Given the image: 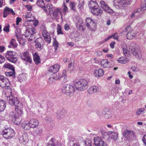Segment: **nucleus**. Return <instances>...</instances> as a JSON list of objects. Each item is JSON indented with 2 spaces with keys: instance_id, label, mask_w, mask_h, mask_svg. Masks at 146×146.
Wrapping results in <instances>:
<instances>
[{
  "instance_id": "17",
  "label": "nucleus",
  "mask_w": 146,
  "mask_h": 146,
  "mask_svg": "<svg viewBox=\"0 0 146 146\" xmlns=\"http://www.w3.org/2000/svg\"><path fill=\"white\" fill-rule=\"evenodd\" d=\"M90 10L93 14L98 16H100L103 12V11L99 6L93 9H91Z\"/></svg>"
},
{
  "instance_id": "50",
  "label": "nucleus",
  "mask_w": 146,
  "mask_h": 146,
  "mask_svg": "<svg viewBox=\"0 0 146 146\" xmlns=\"http://www.w3.org/2000/svg\"><path fill=\"white\" fill-rule=\"evenodd\" d=\"M32 16L31 15V14L30 13H27L26 14V15L25 16V17L27 19V21H29V22H31V21H32L33 20L31 19H28L29 18H31V17H32Z\"/></svg>"
},
{
  "instance_id": "54",
  "label": "nucleus",
  "mask_w": 146,
  "mask_h": 146,
  "mask_svg": "<svg viewBox=\"0 0 146 146\" xmlns=\"http://www.w3.org/2000/svg\"><path fill=\"white\" fill-rule=\"evenodd\" d=\"M82 22L77 23L76 24V26L77 28H79L80 30H82L83 27L82 25Z\"/></svg>"
},
{
  "instance_id": "7",
  "label": "nucleus",
  "mask_w": 146,
  "mask_h": 146,
  "mask_svg": "<svg viewBox=\"0 0 146 146\" xmlns=\"http://www.w3.org/2000/svg\"><path fill=\"white\" fill-rule=\"evenodd\" d=\"M7 99L9 103L11 106H14L15 107L19 106V105L20 103L17 97H15L12 95H11L7 96Z\"/></svg>"
},
{
  "instance_id": "52",
  "label": "nucleus",
  "mask_w": 146,
  "mask_h": 146,
  "mask_svg": "<svg viewBox=\"0 0 146 146\" xmlns=\"http://www.w3.org/2000/svg\"><path fill=\"white\" fill-rule=\"evenodd\" d=\"M57 31L58 34H63V33L62 31V29L61 26L59 25H58L57 26Z\"/></svg>"
},
{
  "instance_id": "12",
  "label": "nucleus",
  "mask_w": 146,
  "mask_h": 146,
  "mask_svg": "<svg viewBox=\"0 0 146 146\" xmlns=\"http://www.w3.org/2000/svg\"><path fill=\"white\" fill-rule=\"evenodd\" d=\"M21 59L24 61L30 64L31 63L32 60L29 52L26 51L23 53L21 57Z\"/></svg>"
},
{
  "instance_id": "22",
  "label": "nucleus",
  "mask_w": 146,
  "mask_h": 146,
  "mask_svg": "<svg viewBox=\"0 0 146 146\" xmlns=\"http://www.w3.org/2000/svg\"><path fill=\"white\" fill-rule=\"evenodd\" d=\"M99 91L98 87L96 86H91L88 90V92L90 94L94 93Z\"/></svg>"
},
{
  "instance_id": "42",
  "label": "nucleus",
  "mask_w": 146,
  "mask_h": 146,
  "mask_svg": "<svg viewBox=\"0 0 146 146\" xmlns=\"http://www.w3.org/2000/svg\"><path fill=\"white\" fill-rule=\"evenodd\" d=\"M84 4V0H79V5L78 6V8L81 10L83 8Z\"/></svg>"
},
{
  "instance_id": "33",
  "label": "nucleus",
  "mask_w": 146,
  "mask_h": 146,
  "mask_svg": "<svg viewBox=\"0 0 146 146\" xmlns=\"http://www.w3.org/2000/svg\"><path fill=\"white\" fill-rule=\"evenodd\" d=\"M74 62L73 60L69 61L68 68V70L71 71L73 70L74 68Z\"/></svg>"
},
{
  "instance_id": "37",
  "label": "nucleus",
  "mask_w": 146,
  "mask_h": 146,
  "mask_svg": "<svg viewBox=\"0 0 146 146\" xmlns=\"http://www.w3.org/2000/svg\"><path fill=\"white\" fill-rule=\"evenodd\" d=\"M7 8H9L7 7L5 8L4 9V11L3 13V17L4 18L6 17L8 15L10 14L9 10L7 9Z\"/></svg>"
},
{
  "instance_id": "40",
  "label": "nucleus",
  "mask_w": 146,
  "mask_h": 146,
  "mask_svg": "<svg viewBox=\"0 0 146 146\" xmlns=\"http://www.w3.org/2000/svg\"><path fill=\"white\" fill-rule=\"evenodd\" d=\"M145 108H142L138 110L136 112V114L137 115L143 114L145 112Z\"/></svg>"
},
{
  "instance_id": "34",
  "label": "nucleus",
  "mask_w": 146,
  "mask_h": 146,
  "mask_svg": "<svg viewBox=\"0 0 146 146\" xmlns=\"http://www.w3.org/2000/svg\"><path fill=\"white\" fill-rule=\"evenodd\" d=\"M36 4L38 6L42 8L45 7V5L43 0H37Z\"/></svg>"
},
{
  "instance_id": "38",
  "label": "nucleus",
  "mask_w": 146,
  "mask_h": 146,
  "mask_svg": "<svg viewBox=\"0 0 146 146\" xmlns=\"http://www.w3.org/2000/svg\"><path fill=\"white\" fill-rule=\"evenodd\" d=\"M3 68H8L9 69H11L12 71H13L14 70V68L13 67V66L8 63L5 64L3 66Z\"/></svg>"
},
{
  "instance_id": "19",
  "label": "nucleus",
  "mask_w": 146,
  "mask_h": 146,
  "mask_svg": "<svg viewBox=\"0 0 146 146\" xmlns=\"http://www.w3.org/2000/svg\"><path fill=\"white\" fill-rule=\"evenodd\" d=\"M60 66L58 64H55L52 66H50L49 68L48 71L49 72L56 73L59 70Z\"/></svg>"
},
{
  "instance_id": "45",
  "label": "nucleus",
  "mask_w": 146,
  "mask_h": 146,
  "mask_svg": "<svg viewBox=\"0 0 146 146\" xmlns=\"http://www.w3.org/2000/svg\"><path fill=\"white\" fill-rule=\"evenodd\" d=\"M49 13L52 19L56 18L58 15L57 13H56L54 10V11H52V12Z\"/></svg>"
},
{
  "instance_id": "55",
  "label": "nucleus",
  "mask_w": 146,
  "mask_h": 146,
  "mask_svg": "<svg viewBox=\"0 0 146 146\" xmlns=\"http://www.w3.org/2000/svg\"><path fill=\"white\" fill-rule=\"evenodd\" d=\"M54 78L50 76L48 80V82L50 84H54L55 80Z\"/></svg>"
},
{
  "instance_id": "3",
  "label": "nucleus",
  "mask_w": 146,
  "mask_h": 146,
  "mask_svg": "<svg viewBox=\"0 0 146 146\" xmlns=\"http://www.w3.org/2000/svg\"><path fill=\"white\" fill-rule=\"evenodd\" d=\"M62 93L71 96L74 94V89L72 86L65 84L62 86Z\"/></svg>"
},
{
  "instance_id": "8",
  "label": "nucleus",
  "mask_w": 146,
  "mask_h": 146,
  "mask_svg": "<svg viewBox=\"0 0 146 146\" xmlns=\"http://www.w3.org/2000/svg\"><path fill=\"white\" fill-rule=\"evenodd\" d=\"M16 54L15 52L8 51L5 54V56L6 58L11 62L15 63L17 60V57H15Z\"/></svg>"
},
{
  "instance_id": "61",
  "label": "nucleus",
  "mask_w": 146,
  "mask_h": 146,
  "mask_svg": "<svg viewBox=\"0 0 146 146\" xmlns=\"http://www.w3.org/2000/svg\"><path fill=\"white\" fill-rule=\"evenodd\" d=\"M111 36H112V37H113L114 39H116L117 40V41H119V36L118 35L117 33H115L114 35H111Z\"/></svg>"
},
{
  "instance_id": "11",
  "label": "nucleus",
  "mask_w": 146,
  "mask_h": 146,
  "mask_svg": "<svg viewBox=\"0 0 146 146\" xmlns=\"http://www.w3.org/2000/svg\"><path fill=\"white\" fill-rule=\"evenodd\" d=\"M10 85L9 80L6 77L0 75V86L3 87H8Z\"/></svg>"
},
{
  "instance_id": "29",
  "label": "nucleus",
  "mask_w": 146,
  "mask_h": 146,
  "mask_svg": "<svg viewBox=\"0 0 146 146\" xmlns=\"http://www.w3.org/2000/svg\"><path fill=\"white\" fill-rule=\"evenodd\" d=\"M117 61L118 62L122 64H125L129 62L128 59L124 57H121L117 59Z\"/></svg>"
},
{
  "instance_id": "58",
  "label": "nucleus",
  "mask_w": 146,
  "mask_h": 146,
  "mask_svg": "<svg viewBox=\"0 0 146 146\" xmlns=\"http://www.w3.org/2000/svg\"><path fill=\"white\" fill-rule=\"evenodd\" d=\"M20 77L21 78L20 79H19V81L21 82L22 81L25 80L27 78L26 76H24L23 74H22L20 76Z\"/></svg>"
},
{
  "instance_id": "44",
  "label": "nucleus",
  "mask_w": 146,
  "mask_h": 146,
  "mask_svg": "<svg viewBox=\"0 0 146 146\" xmlns=\"http://www.w3.org/2000/svg\"><path fill=\"white\" fill-rule=\"evenodd\" d=\"M146 10V0H145L143 2L141 5V10L143 11Z\"/></svg>"
},
{
  "instance_id": "57",
  "label": "nucleus",
  "mask_w": 146,
  "mask_h": 146,
  "mask_svg": "<svg viewBox=\"0 0 146 146\" xmlns=\"http://www.w3.org/2000/svg\"><path fill=\"white\" fill-rule=\"evenodd\" d=\"M63 9L62 11V14L63 13H64V14H65V13L67 11H68V9L66 6L65 5L64 3H63Z\"/></svg>"
},
{
  "instance_id": "27",
  "label": "nucleus",
  "mask_w": 146,
  "mask_h": 146,
  "mask_svg": "<svg viewBox=\"0 0 146 146\" xmlns=\"http://www.w3.org/2000/svg\"><path fill=\"white\" fill-rule=\"evenodd\" d=\"M28 136L27 133L23 134L22 137H20L19 139V141L22 142L23 141V142H27L29 140Z\"/></svg>"
},
{
  "instance_id": "32",
  "label": "nucleus",
  "mask_w": 146,
  "mask_h": 146,
  "mask_svg": "<svg viewBox=\"0 0 146 146\" xmlns=\"http://www.w3.org/2000/svg\"><path fill=\"white\" fill-rule=\"evenodd\" d=\"M46 8L44 7V9L45 10V12H47L48 11L49 13L52 12L53 10L52 6L50 4H48L47 5Z\"/></svg>"
},
{
  "instance_id": "1",
  "label": "nucleus",
  "mask_w": 146,
  "mask_h": 146,
  "mask_svg": "<svg viewBox=\"0 0 146 146\" xmlns=\"http://www.w3.org/2000/svg\"><path fill=\"white\" fill-rule=\"evenodd\" d=\"M129 49L131 53L137 58L140 59L142 58V53L139 47L135 44H131Z\"/></svg>"
},
{
  "instance_id": "56",
  "label": "nucleus",
  "mask_w": 146,
  "mask_h": 146,
  "mask_svg": "<svg viewBox=\"0 0 146 146\" xmlns=\"http://www.w3.org/2000/svg\"><path fill=\"white\" fill-rule=\"evenodd\" d=\"M54 11L56 13H57V14H58V13H59L60 14V15L62 16V10L61 9H59V8H57L54 9Z\"/></svg>"
},
{
  "instance_id": "25",
  "label": "nucleus",
  "mask_w": 146,
  "mask_h": 146,
  "mask_svg": "<svg viewBox=\"0 0 146 146\" xmlns=\"http://www.w3.org/2000/svg\"><path fill=\"white\" fill-rule=\"evenodd\" d=\"M21 126L26 131L31 128L29 122L24 121L22 124Z\"/></svg>"
},
{
  "instance_id": "4",
  "label": "nucleus",
  "mask_w": 146,
  "mask_h": 146,
  "mask_svg": "<svg viewBox=\"0 0 146 146\" xmlns=\"http://www.w3.org/2000/svg\"><path fill=\"white\" fill-rule=\"evenodd\" d=\"M1 133L4 138L7 139L13 138L15 134L14 130L10 127L5 128Z\"/></svg>"
},
{
  "instance_id": "26",
  "label": "nucleus",
  "mask_w": 146,
  "mask_h": 146,
  "mask_svg": "<svg viewBox=\"0 0 146 146\" xmlns=\"http://www.w3.org/2000/svg\"><path fill=\"white\" fill-rule=\"evenodd\" d=\"M104 74V71L101 69L96 70L94 71V75L96 77L102 76Z\"/></svg>"
},
{
  "instance_id": "64",
  "label": "nucleus",
  "mask_w": 146,
  "mask_h": 146,
  "mask_svg": "<svg viewBox=\"0 0 146 146\" xmlns=\"http://www.w3.org/2000/svg\"><path fill=\"white\" fill-rule=\"evenodd\" d=\"M142 141L146 145V134L145 135L143 136Z\"/></svg>"
},
{
  "instance_id": "35",
  "label": "nucleus",
  "mask_w": 146,
  "mask_h": 146,
  "mask_svg": "<svg viewBox=\"0 0 146 146\" xmlns=\"http://www.w3.org/2000/svg\"><path fill=\"white\" fill-rule=\"evenodd\" d=\"M66 72V70H64L62 72V75H61L60 76V77H61V78L62 77H64V79L63 82L64 83H65L67 81V76Z\"/></svg>"
},
{
  "instance_id": "63",
  "label": "nucleus",
  "mask_w": 146,
  "mask_h": 146,
  "mask_svg": "<svg viewBox=\"0 0 146 146\" xmlns=\"http://www.w3.org/2000/svg\"><path fill=\"white\" fill-rule=\"evenodd\" d=\"M22 21V19L19 17H17V18L16 23V25H19V23L20 22Z\"/></svg>"
},
{
  "instance_id": "59",
  "label": "nucleus",
  "mask_w": 146,
  "mask_h": 146,
  "mask_svg": "<svg viewBox=\"0 0 146 146\" xmlns=\"http://www.w3.org/2000/svg\"><path fill=\"white\" fill-rule=\"evenodd\" d=\"M10 115L12 117L13 119H15V120L16 121V119L18 117V116L16 115V114H14V113L12 112L10 113Z\"/></svg>"
},
{
  "instance_id": "31",
  "label": "nucleus",
  "mask_w": 146,
  "mask_h": 146,
  "mask_svg": "<svg viewBox=\"0 0 146 146\" xmlns=\"http://www.w3.org/2000/svg\"><path fill=\"white\" fill-rule=\"evenodd\" d=\"M6 106L5 102L0 99V112L4 110Z\"/></svg>"
},
{
  "instance_id": "51",
  "label": "nucleus",
  "mask_w": 146,
  "mask_h": 146,
  "mask_svg": "<svg viewBox=\"0 0 146 146\" xmlns=\"http://www.w3.org/2000/svg\"><path fill=\"white\" fill-rule=\"evenodd\" d=\"M51 76L53 78H54L55 80H56L58 79L60 80L61 79V77L59 76V75H57L56 73H53Z\"/></svg>"
},
{
  "instance_id": "41",
  "label": "nucleus",
  "mask_w": 146,
  "mask_h": 146,
  "mask_svg": "<svg viewBox=\"0 0 146 146\" xmlns=\"http://www.w3.org/2000/svg\"><path fill=\"white\" fill-rule=\"evenodd\" d=\"M20 105H21L20 103H19L18 107H16L15 109L16 111L17 112L19 115H20L22 113V110L21 107L20 106Z\"/></svg>"
},
{
  "instance_id": "43",
  "label": "nucleus",
  "mask_w": 146,
  "mask_h": 146,
  "mask_svg": "<svg viewBox=\"0 0 146 146\" xmlns=\"http://www.w3.org/2000/svg\"><path fill=\"white\" fill-rule=\"evenodd\" d=\"M15 69L14 70L12 71L11 72H9L6 73V75L8 76H12L13 78H15Z\"/></svg>"
},
{
  "instance_id": "46",
  "label": "nucleus",
  "mask_w": 146,
  "mask_h": 146,
  "mask_svg": "<svg viewBox=\"0 0 146 146\" xmlns=\"http://www.w3.org/2000/svg\"><path fill=\"white\" fill-rule=\"evenodd\" d=\"M43 130L42 129H37L35 131V133L38 135H40L43 132Z\"/></svg>"
},
{
  "instance_id": "48",
  "label": "nucleus",
  "mask_w": 146,
  "mask_h": 146,
  "mask_svg": "<svg viewBox=\"0 0 146 146\" xmlns=\"http://www.w3.org/2000/svg\"><path fill=\"white\" fill-rule=\"evenodd\" d=\"M58 44V42H57L56 38H54V41L53 42V45L55 49V50H57Z\"/></svg>"
},
{
  "instance_id": "5",
  "label": "nucleus",
  "mask_w": 146,
  "mask_h": 146,
  "mask_svg": "<svg viewBox=\"0 0 146 146\" xmlns=\"http://www.w3.org/2000/svg\"><path fill=\"white\" fill-rule=\"evenodd\" d=\"M35 31L33 28H27L25 33L23 34L22 36H25V37L27 38L29 41H31L34 38V34L35 33Z\"/></svg>"
},
{
  "instance_id": "60",
  "label": "nucleus",
  "mask_w": 146,
  "mask_h": 146,
  "mask_svg": "<svg viewBox=\"0 0 146 146\" xmlns=\"http://www.w3.org/2000/svg\"><path fill=\"white\" fill-rule=\"evenodd\" d=\"M92 141L90 140H88L86 141L85 144L86 146H92L91 144Z\"/></svg>"
},
{
  "instance_id": "16",
  "label": "nucleus",
  "mask_w": 146,
  "mask_h": 146,
  "mask_svg": "<svg viewBox=\"0 0 146 146\" xmlns=\"http://www.w3.org/2000/svg\"><path fill=\"white\" fill-rule=\"evenodd\" d=\"M102 8L108 13H111L113 12L112 10L110 9L107 4L104 1H101L100 2Z\"/></svg>"
},
{
  "instance_id": "28",
  "label": "nucleus",
  "mask_w": 146,
  "mask_h": 146,
  "mask_svg": "<svg viewBox=\"0 0 146 146\" xmlns=\"http://www.w3.org/2000/svg\"><path fill=\"white\" fill-rule=\"evenodd\" d=\"M10 45H8V46L9 48H16L17 46V44L15 40L14 39H12L10 41Z\"/></svg>"
},
{
  "instance_id": "10",
  "label": "nucleus",
  "mask_w": 146,
  "mask_h": 146,
  "mask_svg": "<svg viewBox=\"0 0 146 146\" xmlns=\"http://www.w3.org/2000/svg\"><path fill=\"white\" fill-rule=\"evenodd\" d=\"M123 135L127 140H130L134 139L135 135V133L132 131H129L128 130H125L123 133Z\"/></svg>"
},
{
  "instance_id": "15",
  "label": "nucleus",
  "mask_w": 146,
  "mask_h": 146,
  "mask_svg": "<svg viewBox=\"0 0 146 146\" xmlns=\"http://www.w3.org/2000/svg\"><path fill=\"white\" fill-rule=\"evenodd\" d=\"M125 31L127 33L126 36L127 39H131L136 35L135 33L132 31V30L130 26H128L125 29Z\"/></svg>"
},
{
  "instance_id": "13",
  "label": "nucleus",
  "mask_w": 146,
  "mask_h": 146,
  "mask_svg": "<svg viewBox=\"0 0 146 146\" xmlns=\"http://www.w3.org/2000/svg\"><path fill=\"white\" fill-rule=\"evenodd\" d=\"M94 144L96 146H107L106 143L99 137H94Z\"/></svg>"
},
{
  "instance_id": "36",
  "label": "nucleus",
  "mask_w": 146,
  "mask_h": 146,
  "mask_svg": "<svg viewBox=\"0 0 146 146\" xmlns=\"http://www.w3.org/2000/svg\"><path fill=\"white\" fill-rule=\"evenodd\" d=\"M47 146H57L56 145V141L54 138H52L49 141Z\"/></svg>"
},
{
  "instance_id": "53",
  "label": "nucleus",
  "mask_w": 146,
  "mask_h": 146,
  "mask_svg": "<svg viewBox=\"0 0 146 146\" xmlns=\"http://www.w3.org/2000/svg\"><path fill=\"white\" fill-rule=\"evenodd\" d=\"M75 3L73 2H71L70 5V8L72 10H73L74 11L76 10V8L75 7Z\"/></svg>"
},
{
  "instance_id": "14",
  "label": "nucleus",
  "mask_w": 146,
  "mask_h": 146,
  "mask_svg": "<svg viewBox=\"0 0 146 146\" xmlns=\"http://www.w3.org/2000/svg\"><path fill=\"white\" fill-rule=\"evenodd\" d=\"M35 42V46L36 48H38L40 49H42L43 48L44 42L42 38H37L36 39Z\"/></svg>"
},
{
  "instance_id": "24",
  "label": "nucleus",
  "mask_w": 146,
  "mask_h": 146,
  "mask_svg": "<svg viewBox=\"0 0 146 146\" xmlns=\"http://www.w3.org/2000/svg\"><path fill=\"white\" fill-rule=\"evenodd\" d=\"M88 6L91 10V9H93L96 7H98V5L96 0H90L88 4Z\"/></svg>"
},
{
  "instance_id": "21",
  "label": "nucleus",
  "mask_w": 146,
  "mask_h": 146,
  "mask_svg": "<svg viewBox=\"0 0 146 146\" xmlns=\"http://www.w3.org/2000/svg\"><path fill=\"white\" fill-rule=\"evenodd\" d=\"M33 60L35 63V64L38 65L39 63H40V57L36 52L34 53H33Z\"/></svg>"
},
{
  "instance_id": "18",
  "label": "nucleus",
  "mask_w": 146,
  "mask_h": 146,
  "mask_svg": "<svg viewBox=\"0 0 146 146\" xmlns=\"http://www.w3.org/2000/svg\"><path fill=\"white\" fill-rule=\"evenodd\" d=\"M42 35L46 42L48 44L50 43L51 39L50 34L46 30L44 29L42 31Z\"/></svg>"
},
{
  "instance_id": "30",
  "label": "nucleus",
  "mask_w": 146,
  "mask_h": 146,
  "mask_svg": "<svg viewBox=\"0 0 146 146\" xmlns=\"http://www.w3.org/2000/svg\"><path fill=\"white\" fill-rule=\"evenodd\" d=\"M109 135L110 138L114 141L117 140L118 135L117 133L115 132H111L109 134Z\"/></svg>"
},
{
  "instance_id": "9",
  "label": "nucleus",
  "mask_w": 146,
  "mask_h": 146,
  "mask_svg": "<svg viewBox=\"0 0 146 146\" xmlns=\"http://www.w3.org/2000/svg\"><path fill=\"white\" fill-rule=\"evenodd\" d=\"M86 25L88 29L91 31H94L96 26L95 22L90 18L88 17L86 19Z\"/></svg>"
},
{
  "instance_id": "62",
  "label": "nucleus",
  "mask_w": 146,
  "mask_h": 146,
  "mask_svg": "<svg viewBox=\"0 0 146 146\" xmlns=\"http://www.w3.org/2000/svg\"><path fill=\"white\" fill-rule=\"evenodd\" d=\"M3 31L6 32H9V25L5 26L3 29Z\"/></svg>"
},
{
  "instance_id": "20",
  "label": "nucleus",
  "mask_w": 146,
  "mask_h": 146,
  "mask_svg": "<svg viewBox=\"0 0 146 146\" xmlns=\"http://www.w3.org/2000/svg\"><path fill=\"white\" fill-rule=\"evenodd\" d=\"M29 122L31 128H36L39 125L38 121L35 119H30Z\"/></svg>"
},
{
  "instance_id": "39",
  "label": "nucleus",
  "mask_w": 146,
  "mask_h": 146,
  "mask_svg": "<svg viewBox=\"0 0 146 146\" xmlns=\"http://www.w3.org/2000/svg\"><path fill=\"white\" fill-rule=\"evenodd\" d=\"M15 35L16 37L17 38V39L18 40L19 42V43L21 44V43L20 40L22 38V36H21V35L20 33L18 32H15Z\"/></svg>"
},
{
  "instance_id": "49",
  "label": "nucleus",
  "mask_w": 146,
  "mask_h": 146,
  "mask_svg": "<svg viewBox=\"0 0 146 146\" xmlns=\"http://www.w3.org/2000/svg\"><path fill=\"white\" fill-rule=\"evenodd\" d=\"M104 112V117L106 119H109L111 117L110 112L108 111Z\"/></svg>"
},
{
  "instance_id": "23",
  "label": "nucleus",
  "mask_w": 146,
  "mask_h": 146,
  "mask_svg": "<svg viewBox=\"0 0 146 146\" xmlns=\"http://www.w3.org/2000/svg\"><path fill=\"white\" fill-rule=\"evenodd\" d=\"M109 62L106 59H104L100 62L101 66L104 68H109L110 67Z\"/></svg>"
},
{
  "instance_id": "47",
  "label": "nucleus",
  "mask_w": 146,
  "mask_h": 146,
  "mask_svg": "<svg viewBox=\"0 0 146 146\" xmlns=\"http://www.w3.org/2000/svg\"><path fill=\"white\" fill-rule=\"evenodd\" d=\"M100 133L102 135V137L103 138H106L108 135V133L104 130H101Z\"/></svg>"
},
{
  "instance_id": "6",
  "label": "nucleus",
  "mask_w": 146,
  "mask_h": 146,
  "mask_svg": "<svg viewBox=\"0 0 146 146\" xmlns=\"http://www.w3.org/2000/svg\"><path fill=\"white\" fill-rule=\"evenodd\" d=\"M130 0H115L114 2V6L116 9H123L126 4H128Z\"/></svg>"
},
{
  "instance_id": "2",
  "label": "nucleus",
  "mask_w": 146,
  "mask_h": 146,
  "mask_svg": "<svg viewBox=\"0 0 146 146\" xmlns=\"http://www.w3.org/2000/svg\"><path fill=\"white\" fill-rule=\"evenodd\" d=\"M74 85L78 90L82 91L85 90L88 87V82L84 79H80L79 81L75 82Z\"/></svg>"
}]
</instances>
